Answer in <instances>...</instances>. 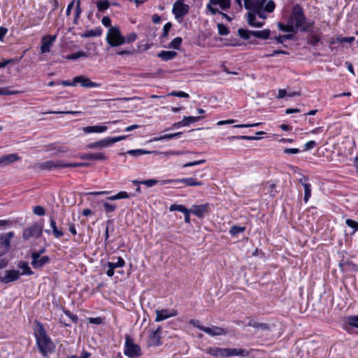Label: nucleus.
Instances as JSON below:
<instances>
[{"mask_svg": "<svg viewBox=\"0 0 358 358\" xmlns=\"http://www.w3.org/2000/svg\"><path fill=\"white\" fill-rule=\"evenodd\" d=\"M34 335L36 339V345L40 352L48 357L49 354L55 351V345L48 336L43 326L38 323L37 328L34 329Z\"/></svg>", "mask_w": 358, "mask_h": 358, "instance_id": "nucleus-1", "label": "nucleus"}, {"mask_svg": "<svg viewBox=\"0 0 358 358\" xmlns=\"http://www.w3.org/2000/svg\"><path fill=\"white\" fill-rule=\"evenodd\" d=\"M289 20L293 23L297 30L302 32H312L313 27V22H306V17L304 15L303 8L300 5L296 4L293 6L292 14Z\"/></svg>", "mask_w": 358, "mask_h": 358, "instance_id": "nucleus-2", "label": "nucleus"}, {"mask_svg": "<svg viewBox=\"0 0 358 358\" xmlns=\"http://www.w3.org/2000/svg\"><path fill=\"white\" fill-rule=\"evenodd\" d=\"M266 0H249L250 4L248 8L247 20L249 25L252 27H262L264 24L263 21H257L256 16H262L263 10L262 4H264Z\"/></svg>", "mask_w": 358, "mask_h": 358, "instance_id": "nucleus-3", "label": "nucleus"}, {"mask_svg": "<svg viewBox=\"0 0 358 358\" xmlns=\"http://www.w3.org/2000/svg\"><path fill=\"white\" fill-rule=\"evenodd\" d=\"M106 41L111 47H117L124 44V36L119 27H111L108 31Z\"/></svg>", "mask_w": 358, "mask_h": 358, "instance_id": "nucleus-4", "label": "nucleus"}, {"mask_svg": "<svg viewBox=\"0 0 358 358\" xmlns=\"http://www.w3.org/2000/svg\"><path fill=\"white\" fill-rule=\"evenodd\" d=\"M124 355L130 358H136L141 355V347L134 343L129 335L125 336Z\"/></svg>", "mask_w": 358, "mask_h": 358, "instance_id": "nucleus-5", "label": "nucleus"}, {"mask_svg": "<svg viewBox=\"0 0 358 358\" xmlns=\"http://www.w3.org/2000/svg\"><path fill=\"white\" fill-rule=\"evenodd\" d=\"M43 226L39 224H34L31 227L27 228L22 233V237L24 240H28L31 237L38 238L42 234Z\"/></svg>", "mask_w": 358, "mask_h": 358, "instance_id": "nucleus-6", "label": "nucleus"}, {"mask_svg": "<svg viewBox=\"0 0 358 358\" xmlns=\"http://www.w3.org/2000/svg\"><path fill=\"white\" fill-rule=\"evenodd\" d=\"M172 182H181L186 186H201L203 185V182L200 180H198L197 178L192 177V178H185L178 180H162L161 185H165L168 183Z\"/></svg>", "mask_w": 358, "mask_h": 358, "instance_id": "nucleus-7", "label": "nucleus"}, {"mask_svg": "<svg viewBox=\"0 0 358 358\" xmlns=\"http://www.w3.org/2000/svg\"><path fill=\"white\" fill-rule=\"evenodd\" d=\"M189 7L185 4L182 0H178L173 6V13L176 18L178 19L183 17L189 12Z\"/></svg>", "mask_w": 358, "mask_h": 358, "instance_id": "nucleus-8", "label": "nucleus"}, {"mask_svg": "<svg viewBox=\"0 0 358 358\" xmlns=\"http://www.w3.org/2000/svg\"><path fill=\"white\" fill-rule=\"evenodd\" d=\"M162 327H158L155 330H149L148 345L159 346L162 345L161 333Z\"/></svg>", "mask_w": 358, "mask_h": 358, "instance_id": "nucleus-9", "label": "nucleus"}, {"mask_svg": "<svg viewBox=\"0 0 358 358\" xmlns=\"http://www.w3.org/2000/svg\"><path fill=\"white\" fill-rule=\"evenodd\" d=\"M191 213L199 218L203 217L210 213L209 204L194 205L191 208Z\"/></svg>", "mask_w": 358, "mask_h": 358, "instance_id": "nucleus-10", "label": "nucleus"}, {"mask_svg": "<svg viewBox=\"0 0 358 358\" xmlns=\"http://www.w3.org/2000/svg\"><path fill=\"white\" fill-rule=\"evenodd\" d=\"M73 82L76 83V84L80 83L82 87L86 88L99 87L101 86V83L92 82L90 78L83 76H78L74 77Z\"/></svg>", "mask_w": 358, "mask_h": 358, "instance_id": "nucleus-11", "label": "nucleus"}, {"mask_svg": "<svg viewBox=\"0 0 358 358\" xmlns=\"http://www.w3.org/2000/svg\"><path fill=\"white\" fill-rule=\"evenodd\" d=\"M57 36L45 35L42 38V45L41 47V54L49 52L50 47L52 45L53 42L56 40Z\"/></svg>", "mask_w": 358, "mask_h": 358, "instance_id": "nucleus-12", "label": "nucleus"}, {"mask_svg": "<svg viewBox=\"0 0 358 358\" xmlns=\"http://www.w3.org/2000/svg\"><path fill=\"white\" fill-rule=\"evenodd\" d=\"M155 313V322H160L178 315L177 310L174 309H172L171 311L167 309L156 310Z\"/></svg>", "mask_w": 358, "mask_h": 358, "instance_id": "nucleus-13", "label": "nucleus"}, {"mask_svg": "<svg viewBox=\"0 0 358 358\" xmlns=\"http://www.w3.org/2000/svg\"><path fill=\"white\" fill-rule=\"evenodd\" d=\"M20 272L17 270H7L5 272L4 276H0V281L3 283L7 284L8 282L15 281L20 278Z\"/></svg>", "mask_w": 358, "mask_h": 358, "instance_id": "nucleus-14", "label": "nucleus"}, {"mask_svg": "<svg viewBox=\"0 0 358 358\" xmlns=\"http://www.w3.org/2000/svg\"><path fill=\"white\" fill-rule=\"evenodd\" d=\"M206 352L216 358H226L227 348L211 347L206 350Z\"/></svg>", "mask_w": 358, "mask_h": 358, "instance_id": "nucleus-15", "label": "nucleus"}, {"mask_svg": "<svg viewBox=\"0 0 358 358\" xmlns=\"http://www.w3.org/2000/svg\"><path fill=\"white\" fill-rule=\"evenodd\" d=\"M201 331L212 336L226 335L227 333L224 329L215 326H213L212 327H202L201 328Z\"/></svg>", "mask_w": 358, "mask_h": 358, "instance_id": "nucleus-16", "label": "nucleus"}, {"mask_svg": "<svg viewBox=\"0 0 358 358\" xmlns=\"http://www.w3.org/2000/svg\"><path fill=\"white\" fill-rule=\"evenodd\" d=\"M39 168L41 169H52V168H65V162L62 160L47 161L41 163Z\"/></svg>", "mask_w": 358, "mask_h": 358, "instance_id": "nucleus-17", "label": "nucleus"}, {"mask_svg": "<svg viewBox=\"0 0 358 358\" xmlns=\"http://www.w3.org/2000/svg\"><path fill=\"white\" fill-rule=\"evenodd\" d=\"M80 158L83 160H97V161H105L107 157L103 152H96V153H84L80 156Z\"/></svg>", "mask_w": 358, "mask_h": 358, "instance_id": "nucleus-18", "label": "nucleus"}, {"mask_svg": "<svg viewBox=\"0 0 358 358\" xmlns=\"http://www.w3.org/2000/svg\"><path fill=\"white\" fill-rule=\"evenodd\" d=\"M110 145H112V143L110 142V138L108 137L106 138L102 139L97 142L89 143L86 146V148H87V149H101L103 148H107V147L110 146Z\"/></svg>", "mask_w": 358, "mask_h": 358, "instance_id": "nucleus-19", "label": "nucleus"}, {"mask_svg": "<svg viewBox=\"0 0 358 358\" xmlns=\"http://www.w3.org/2000/svg\"><path fill=\"white\" fill-rule=\"evenodd\" d=\"M248 355L249 352L245 349L227 348V357L234 356L247 357Z\"/></svg>", "mask_w": 358, "mask_h": 358, "instance_id": "nucleus-20", "label": "nucleus"}, {"mask_svg": "<svg viewBox=\"0 0 358 358\" xmlns=\"http://www.w3.org/2000/svg\"><path fill=\"white\" fill-rule=\"evenodd\" d=\"M261 7L263 10L262 16H258V17L260 19H262V21L264 22V20L266 18V12H268V13L273 12L275 9V4L273 1L270 0L267 2V3L266 4L265 6H264V4H262Z\"/></svg>", "mask_w": 358, "mask_h": 358, "instance_id": "nucleus-21", "label": "nucleus"}, {"mask_svg": "<svg viewBox=\"0 0 358 358\" xmlns=\"http://www.w3.org/2000/svg\"><path fill=\"white\" fill-rule=\"evenodd\" d=\"M50 227L52 228V233L55 238H60L64 236V232L62 229H59L57 226L56 221L54 217H50Z\"/></svg>", "mask_w": 358, "mask_h": 358, "instance_id": "nucleus-22", "label": "nucleus"}, {"mask_svg": "<svg viewBox=\"0 0 358 358\" xmlns=\"http://www.w3.org/2000/svg\"><path fill=\"white\" fill-rule=\"evenodd\" d=\"M50 261V259L49 257L43 256L38 259L36 261H31V264L34 268L38 269L48 264Z\"/></svg>", "mask_w": 358, "mask_h": 358, "instance_id": "nucleus-23", "label": "nucleus"}, {"mask_svg": "<svg viewBox=\"0 0 358 358\" xmlns=\"http://www.w3.org/2000/svg\"><path fill=\"white\" fill-rule=\"evenodd\" d=\"M163 61H169L177 56V52L171 50H162L157 55Z\"/></svg>", "mask_w": 358, "mask_h": 358, "instance_id": "nucleus-24", "label": "nucleus"}, {"mask_svg": "<svg viewBox=\"0 0 358 358\" xmlns=\"http://www.w3.org/2000/svg\"><path fill=\"white\" fill-rule=\"evenodd\" d=\"M102 34V29L99 27L94 29L87 30L85 32L81 34L80 36L82 38H90V37H97L100 36Z\"/></svg>", "mask_w": 358, "mask_h": 358, "instance_id": "nucleus-25", "label": "nucleus"}, {"mask_svg": "<svg viewBox=\"0 0 358 358\" xmlns=\"http://www.w3.org/2000/svg\"><path fill=\"white\" fill-rule=\"evenodd\" d=\"M107 130V127L101 125L88 126L83 128V131L86 134L88 133H102Z\"/></svg>", "mask_w": 358, "mask_h": 358, "instance_id": "nucleus-26", "label": "nucleus"}, {"mask_svg": "<svg viewBox=\"0 0 358 358\" xmlns=\"http://www.w3.org/2000/svg\"><path fill=\"white\" fill-rule=\"evenodd\" d=\"M278 28L280 30L285 32H293L294 34H296L298 31L297 29L294 26L293 23H292L289 20H288L287 24L279 23Z\"/></svg>", "mask_w": 358, "mask_h": 358, "instance_id": "nucleus-27", "label": "nucleus"}, {"mask_svg": "<svg viewBox=\"0 0 358 358\" xmlns=\"http://www.w3.org/2000/svg\"><path fill=\"white\" fill-rule=\"evenodd\" d=\"M248 326L256 329H260L262 330H270V326L268 324L257 322L252 319L248 322Z\"/></svg>", "mask_w": 358, "mask_h": 358, "instance_id": "nucleus-28", "label": "nucleus"}, {"mask_svg": "<svg viewBox=\"0 0 358 358\" xmlns=\"http://www.w3.org/2000/svg\"><path fill=\"white\" fill-rule=\"evenodd\" d=\"M271 31L269 29H264L262 31H252V36L261 39H267L269 38Z\"/></svg>", "mask_w": 358, "mask_h": 358, "instance_id": "nucleus-29", "label": "nucleus"}, {"mask_svg": "<svg viewBox=\"0 0 358 358\" xmlns=\"http://www.w3.org/2000/svg\"><path fill=\"white\" fill-rule=\"evenodd\" d=\"M18 267L22 269L20 275H31L34 273V272L31 271L30 267L29 266V264L27 262H20Z\"/></svg>", "mask_w": 358, "mask_h": 358, "instance_id": "nucleus-30", "label": "nucleus"}, {"mask_svg": "<svg viewBox=\"0 0 358 358\" xmlns=\"http://www.w3.org/2000/svg\"><path fill=\"white\" fill-rule=\"evenodd\" d=\"M210 3L218 5L223 10L229 9L231 6V0H210Z\"/></svg>", "mask_w": 358, "mask_h": 358, "instance_id": "nucleus-31", "label": "nucleus"}, {"mask_svg": "<svg viewBox=\"0 0 358 358\" xmlns=\"http://www.w3.org/2000/svg\"><path fill=\"white\" fill-rule=\"evenodd\" d=\"M89 54L84 51H79L70 55H68L65 58L68 60H76L80 57H88Z\"/></svg>", "mask_w": 358, "mask_h": 358, "instance_id": "nucleus-32", "label": "nucleus"}, {"mask_svg": "<svg viewBox=\"0 0 358 358\" xmlns=\"http://www.w3.org/2000/svg\"><path fill=\"white\" fill-rule=\"evenodd\" d=\"M97 9L99 12H103L110 7V1L108 0H97L95 1Z\"/></svg>", "mask_w": 358, "mask_h": 358, "instance_id": "nucleus-33", "label": "nucleus"}, {"mask_svg": "<svg viewBox=\"0 0 358 358\" xmlns=\"http://www.w3.org/2000/svg\"><path fill=\"white\" fill-rule=\"evenodd\" d=\"M3 164L7 165L10 163L14 162L19 159V157L17 154H10L6 156L1 157Z\"/></svg>", "mask_w": 358, "mask_h": 358, "instance_id": "nucleus-34", "label": "nucleus"}, {"mask_svg": "<svg viewBox=\"0 0 358 358\" xmlns=\"http://www.w3.org/2000/svg\"><path fill=\"white\" fill-rule=\"evenodd\" d=\"M182 134V132H177L174 134H165L159 137H156L153 139L154 141H158L162 140H169L176 137H178Z\"/></svg>", "mask_w": 358, "mask_h": 358, "instance_id": "nucleus-35", "label": "nucleus"}, {"mask_svg": "<svg viewBox=\"0 0 358 358\" xmlns=\"http://www.w3.org/2000/svg\"><path fill=\"white\" fill-rule=\"evenodd\" d=\"M182 42L181 37H176L169 43L168 48L175 50H179Z\"/></svg>", "mask_w": 358, "mask_h": 358, "instance_id": "nucleus-36", "label": "nucleus"}, {"mask_svg": "<svg viewBox=\"0 0 358 358\" xmlns=\"http://www.w3.org/2000/svg\"><path fill=\"white\" fill-rule=\"evenodd\" d=\"M238 33L241 38H243L244 40H249L252 36V31L241 28L238 29Z\"/></svg>", "mask_w": 358, "mask_h": 358, "instance_id": "nucleus-37", "label": "nucleus"}, {"mask_svg": "<svg viewBox=\"0 0 358 358\" xmlns=\"http://www.w3.org/2000/svg\"><path fill=\"white\" fill-rule=\"evenodd\" d=\"M245 231V227H240V226H232L229 230V233L231 236H234L240 233H243Z\"/></svg>", "mask_w": 358, "mask_h": 358, "instance_id": "nucleus-38", "label": "nucleus"}, {"mask_svg": "<svg viewBox=\"0 0 358 358\" xmlns=\"http://www.w3.org/2000/svg\"><path fill=\"white\" fill-rule=\"evenodd\" d=\"M294 37V34H289L287 35L275 36V39L278 43H283L286 40H292Z\"/></svg>", "mask_w": 358, "mask_h": 358, "instance_id": "nucleus-39", "label": "nucleus"}, {"mask_svg": "<svg viewBox=\"0 0 358 358\" xmlns=\"http://www.w3.org/2000/svg\"><path fill=\"white\" fill-rule=\"evenodd\" d=\"M303 186L304 187V201L306 203L308 202L309 198L311 196V189H310V185L308 183H303Z\"/></svg>", "mask_w": 358, "mask_h": 358, "instance_id": "nucleus-40", "label": "nucleus"}, {"mask_svg": "<svg viewBox=\"0 0 358 358\" xmlns=\"http://www.w3.org/2000/svg\"><path fill=\"white\" fill-rule=\"evenodd\" d=\"M202 118H203V117H201V116H197V117L189 116V117H184L183 120L185 121V125L187 126V125H189V124L198 122V121L201 120Z\"/></svg>", "mask_w": 358, "mask_h": 358, "instance_id": "nucleus-41", "label": "nucleus"}, {"mask_svg": "<svg viewBox=\"0 0 358 358\" xmlns=\"http://www.w3.org/2000/svg\"><path fill=\"white\" fill-rule=\"evenodd\" d=\"M169 210L171 211L178 210V211L183 213L184 214L187 213V211L189 210L187 208H185L183 205H178V204L171 205L169 208Z\"/></svg>", "mask_w": 358, "mask_h": 358, "instance_id": "nucleus-42", "label": "nucleus"}, {"mask_svg": "<svg viewBox=\"0 0 358 358\" xmlns=\"http://www.w3.org/2000/svg\"><path fill=\"white\" fill-rule=\"evenodd\" d=\"M354 41H355V37L354 36H349V37L338 36L336 39V42H338L339 43H351ZM335 43V41H332L331 42V43Z\"/></svg>", "mask_w": 358, "mask_h": 358, "instance_id": "nucleus-43", "label": "nucleus"}, {"mask_svg": "<svg viewBox=\"0 0 358 358\" xmlns=\"http://www.w3.org/2000/svg\"><path fill=\"white\" fill-rule=\"evenodd\" d=\"M13 235L14 234L13 232L7 233L3 238L1 243L3 244L6 248H8L10 246V240L13 238Z\"/></svg>", "mask_w": 358, "mask_h": 358, "instance_id": "nucleus-44", "label": "nucleus"}, {"mask_svg": "<svg viewBox=\"0 0 358 358\" xmlns=\"http://www.w3.org/2000/svg\"><path fill=\"white\" fill-rule=\"evenodd\" d=\"M127 153L131 156L138 157V156L146 154V153H150V152H147L142 149H138V150H130L127 151Z\"/></svg>", "mask_w": 358, "mask_h": 358, "instance_id": "nucleus-45", "label": "nucleus"}, {"mask_svg": "<svg viewBox=\"0 0 358 358\" xmlns=\"http://www.w3.org/2000/svg\"><path fill=\"white\" fill-rule=\"evenodd\" d=\"M103 206L104 210L106 211V213H113L116 209V206L115 205L110 204V203H109L108 202H103Z\"/></svg>", "mask_w": 358, "mask_h": 358, "instance_id": "nucleus-46", "label": "nucleus"}, {"mask_svg": "<svg viewBox=\"0 0 358 358\" xmlns=\"http://www.w3.org/2000/svg\"><path fill=\"white\" fill-rule=\"evenodd\" d=\"M218 28V33L221 36H227L229 34V29L228 28L223 24H217Z\"/></svg>", "mask_w": 358, "mask_h": 358, "instance_id": "nucleus-47", "label": "nucleus"}, {"mask_svg": "<svg viewBox=\"0 0 358 358\" xmlns=\"http://www.w3.org/2000/svg\"><path fill=\"white\" fill-rule=\"evenodd\" d=\"M137 38V34L135 32L129 33L126 37L124 36V43H130Z\"/></svg>", "mask_w": 358, "mask_h": 358, "instance_id": "nucleus-48", "label": "nucleus"}, {"mask_svg": "<svg viewBox=\"0 0 358 358\" xmlns=\"http://www.w3.org/2000/svg\"><path fill=\"white\" fill-rule=\"evenodd\" d=\"M159 182H162V181H159L156 179H149V180H142L141 181V184H143L145 185H146L147 187H152L155 185H157V183Z\"/></svg>", "mask_w": 358, "mask_h": 358, "instance_id": "nucleus-49", "label": "nucleus"}, {"mask_svg": "<svg viewBox=\"0 0 358 358\" xmlns=\"http://www.w3.org/2000/svg\"><path fill=\"white\" fill-rule=\"evenodd\" d=\"M358 317V315L348 316L347 317L348 324L351 327L358 328V321L355 320V317Z\"/></svg>", "mask_w": 358, "mask_h": 358, "instance_id": "nucleus-50", "label": "nucleus"}, {"mask_svg": "<svg viewBox=\"0 0 358 358\" xmlns=\"http://www.w3.org/2000/svg\"><path fill=\"white\" fill-rule=\"evenodd\" d=\"M82 13V9L80 8V1H77L76 2V14L74 17V23L77 24L78 19L80 17V15Z\"/></svg>", "mask_w": 358, "mask_h": 358, "instance_id": "nucleus-51", "label": "nucleus"}, {"mask_svg": "<svg viewBox=\"0 0 358 358\" xmlns=\"http://www.w3.org/2000/svg\"><path fill=\"white\" fill-rule=\"evenodd\" d=\"M228 140H233V139H245V140H257L259 139L258 137L256 136H229L227 138Z\"/></svg>", "mask_w": 358, "mask_h": 358, "instance_id": "nucleus-52", "label": "nucleus"}, {"mask_svg": "<svg viewBox=\"0 0 358 358\" xmlns=\"http://www.w3.org/2000/svg\"><path fill=\"white\" fill-rule=\"evenodd\" d=\"M33 212L35 215L43 216L45 213V210L43 207L41 206H36L33 208Z\"/></svg>", "mask_w": 358, "mask_h": 358, "instance_id": "nucleus-53", "label": "nucleus"}, {"mask_svg": "<svg viewBox=\"0 0 358 358\" xmlns=\"http://www.w3.org/2000/svg\"><path fill=\"white\" fill-rule=\"evenodd\" d=\"M171 27H172V24L171 22H167L166 24H164V26L163 27V33L162 34V38H165L168 36L169 32Z\"/></svg>", "mask_w": 358, "mask_h": 358, "instance_id": "nucleus-54", "label": "nucleus"}, {"mask_svg": "<svg viewBox=\"0 0 358 358\" xmlns=\"http://www.w3.org/2000/svg\"><path fill=\"white\" fill-rule=\"evenodd\" d=\"M169 95L173 96L182 97V98H188L189 97V94L182 91H178V92L173 91V92H170L169 94Z\"/></svg>", "mask_w": 358, "mask_h": 358, "instance_id": "nucleus-55", "label": "nucleus"}, {"mask_svg": "<svg viewBox=\"0 0 358 358\" xmlns=\"http://www.w3.org/2000/svg\"><path fill=\"white\" fill-rule=\"evenodd\" d=\"M89 163H65V168L67 167H87Z\"/></svg>", "mask_w": 358, "mask_h": 358, "instance_id": "nucleus-56", "label": "nucleus"}, {"mask_svg": "<svg viewBox=\"0 0 358 358\" xmlns=\"http://www.w3.org/2000/svg\"><path fill=\"white\" fill-rule=\"evenodd\" d=\"M345 223H346V224H347L348 227H351V228L354 229V231H353V233H354L355 231L358 230V222H357L354 221L353 220H351V219H347V220H346V221H345Z\"/></svg>", "mask_w": 358, "mask_h": 358, "instance_id": "nucleus-57", "label": "nucleus"}, {"mask_svg": "<svg viewBox=\"0 0 358 358\" xmlns=\"http://www.w3.org/2000/svg\"><path fill=\"white\" fill-rule=\"evenodd\" d=\"M17 91H10L8 87L0 88V95H10L18 94Z\"/></svg>", "mask_w": 358, "mask_h": 358, "instance_id": "nucleus-58", "label": "nucleus"}, {"mask_svg": "<svg viewBox=\"0 0 358 358\" xmlns=\"http://www.w3.org/2000/svg\"><path fill=\"white\" fill-rule=\"evenodd\" d=\"M346 268L347 270H350L352 271H357L358 269L357 265L349 260H346Z\"/></svg>", "mask_w": 358, "mask_h": 358, "instance_id": "nucleus-59", "label": "nucleus"}, {"mask_svg": "<svg viewBox=\"0 0 358 358\" xmlns=\"http://www.w3.org/2000/svg\"><path fill=\"white\" fill-rule=\"evenodd\" d=\"M320 41V38L317 35H313L308 39L309 44L316 45Z\"/></svg>", "mask_w": 358, "mask_h": 358, "instance_id": "nucleus-60", "label": "nucleus"}, {"mask_svg": "<svg viewBox=\"0 0 358 358\" xmlns=\"http://www.w3.org/2000/svg\"><path fill=\"white\" fill-rule=\"evenodd\" d=\"M107 266L108 267V271H106V274L108 277H112L114 275V265L113 262H108L107 263Z\"/></svg>", "mask_w": 358, "mask_h": 358, "instance_id": "nucleus-61", "label": "nucleus"}, {"mask_svg": "<svg viewBox=\"0 0 358 358\" xmlns=\"http://www.w3.org/2000/svg\"><path fill=\"white\" fill-rule=\"evenodd\" d=\"M64 313L71 319V320L74 322L77 323L78 321V317L76 315L73 314L69 310H65Z\"/></svg>", "mask_w": 358, "mask_h": 358, "instance_id": "nucleus-62", "label": "nucleus"}, {"mask_svg": "<svg viewBox=\"0 0 358 358\" xmlns=\"http://www.w3.org/2000/svg\"><path fill=\"white\" fill-rule=\"evenodd\" d=\"M113 264L115 266L114 268L115 269L116 268L124 266L125 264V262L121 257H117V262H113Z\"/></svg>", "mask_w": 358, "mask_h": 358, "instance_id": "nucleus-63", "label": "nucleus"}, {"mask_svg": "<svg viewBox=\"0 0 358 358\" xmlns=\"http://www.w3.org/2000/svg\"><path fill=\"white\" fill-rule=\"evenodd\" d=\"M212 5H214L213 3H211L210 2L207 5V9L209 12H210L213 15L220 14V11L216 8L212 6Z\"/></svg>", "mask_w": 358, "mask_h": 358, "instance_id": "nucleus-64", "label": "nucleus"}]
</instances>
